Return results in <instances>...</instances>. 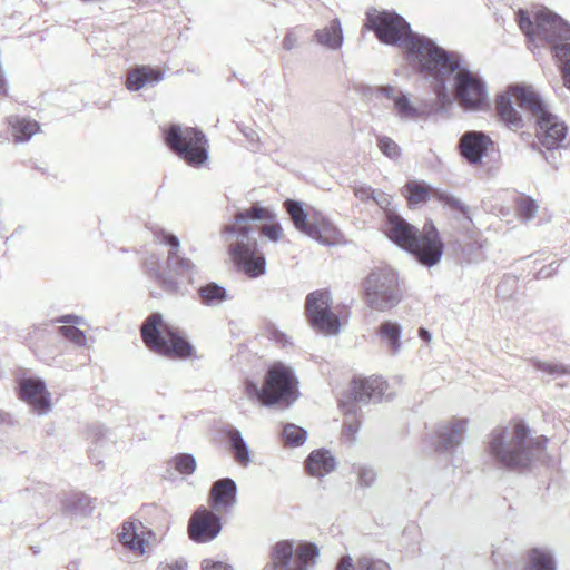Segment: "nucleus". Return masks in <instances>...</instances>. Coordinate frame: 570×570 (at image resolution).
<instances>
[{"label":"nucleus","instance_id":"obj_40","mask_svg":"<svg viewBox=\"0 0 570 570\" xmlns=\"http://www.w3.org/2000/svg\"><path fill=\"white\" fill-rule=\"evenodd\" d=\"M355 196L361 200L373 199L380 207H384L389 204V200L384 193L372 189L370 187L360 186L354 188Z\"/></svg>","mask_w":570,"mask_h":570},{"label":"nucleus","instance_id":"obj_30","mask_svg":"<svg viewBox=\"0 0 570 570\" xmlns=\"http://www.w3.org/2000/svg\"><path fill=\"white\" fill-rule=\"evenodd\" d=\"M140 525L141 523L136 524L135 522H125L121 527L119 539L125 547L142 554L145 552V540L138 532Z\"/></svg>","mask_w":570,"mask_h":570},{"label":"nucleus","instance_id":"obj_46","mask_svg":"<svg viewBox=\"0 0 570 570\" xmlns=\"http://www.w3.org/2000/svg\"><path fill=\"white\" fill-rule=\"evenodd\" d=\"M202 570H233V568L223 561L205 559L202 562Z\"/></svg>","mask_w":570,"mask_h":570},{"label":"nucleus","instance_id":"obj_22","mask_svg":"<svg viewBox=\"0 0 570 570\" xmlns=\"http://www.w3.org/2000/svg\"><path fill=\"white\" fill-rule=\"evenodd\" d=\"M210 499L215 510L228 509L237 501V485L230 478L215 481L210 489Z\"/></svg>","mask_w":570,"mask_h":570},{"label":"nucleus","instance_id":"obj_31","mask_svg":"<svg viewBox=\"0 0 570 570\" xmlns=\"http://www.w3.org/2000/svg\"><path fill=\"white\" fill-rule=\"evenodd\" d=\"M552 552L547 548H534L529 551L527 570H556Z\"/></svg>","mask_w":570,"mask_h":570},{"label":"nucleus","instance_id":"obj_58","mask_svg":"<svg viewBox=\"0 0 570 570\" xmlns=\"http://www.w3.org/2000/svg\"><path fill=\"white\" fill-rule=\"evenodd\" d=\"M462 228L466 229V233H469V229L465 227V225H462Z\"/></svg>","mask_w":570,"mask_h":570},{"label":"nucleus","instance_id":"obj_43","mask_svg":"<svg viewBox=\"0 0 570 570\" xmlns=\"http://www.w3.org/2000/svg\"><path fill=\"white\" fill-rule=\"evenodd\" d=\"M357 570H390V566L381 559L361 556L357 559Z\"/></svg>","mask_w":570,"mask_h":570},{"label":"nucleus","instance_id":"obj_21","mask_svg":"<svg viewBox=\"0 0 570 570\" xmlns=\"http://www.w3.org/2000/svg\"><path fill=\"white\" fill-rule=\"evenodd\" d=\"M387 387L386 382L381 376H371L355 380L352 387V396L355 402L366 403L370 401H380Z\"/></svg>","mask_w":570,"mask_h":570},{"label":"nucleus","instance_id":"obj_29","mask_svg":"<svg viewBox=\"0 0 570 570\" xmlns=\"http://www.w3.org/2000/svg\"><path fill=\"white\" fill-rule=\"evenodd\" d=\"M230 450L233 451L235 460L242 466H248L252 462L250 453L246 441L244 440L239 430L232 428L227 431Z\"/></svg>","mask_w":570,"mask_h":570},{"label":"nucleus","instance_id":"obj_45","mask_svg":"<svg viewBox=\"0 0 570 570\" xmlns=\"http://www.w3.org/2000/svg\"><path fill=\"white\" fill-rule=\"evenodd\" d=\"M156 570H188V562L184 558L168 559L160 562Z\"/></svg>","mask_w":570,"mask_h":570},{"label":"nucleus","instance_id":"obj_38","mask_svg":"<svg viewBox=\"0 0 570 570\" xmlns=\"http://www.w3.org/2000/svg\"><path fill=\"white\" fill-rule=\"evenodd\" d=\"M376 146L379 150L390 159H397L401 156V147L392 138L385 135H379L376 137Z\"/></svg>","mask_w":570,"mask_h":570},{"label":"nucleus","instance_id":"obj_32","mask_svg":"<svg viewBox=\"0 0 570 570\" xmlns=\"http://www.w3.org/2000/svg\"><path fill=\"white\" fill-rule=\"evenodd\" d=\"M200 303L205 306L215 307L229 299V295L225 287L208 283L198 289Z\"/></svg>","mask_w":570,"mask_h":570},{"label":"nucleus","instance_id":"obj_53","mask_svg":"<svg viewBox=\"0 0 570 570\" xmlns=\"http://www.w3.org/2000/svg\"><path fill=\"white\" fill-rule=\"evenodd\" d=\"M503 286H504V283H501V284H499V285H498V287H497V292H498V294H501V293H502V291H503Z\"/></svg>","mask_w":570,"mask_h":570},{"label":"nucleus","instance_id":"obj_51","mask_svg":"<svg viewBox=\"0 0 570 570\" xmlns=\"http://www.w3.org/2000/svg\"><path fill=\"white\" fill-rule=\"evenodd\" d=\"M419 336H420V338H422L425 342H430L432 338L431 333L424 327L419 328Z\"/></svg>","mask_w":570,"mask_h":570},{"label":"nucleus","instance_id":"obj_14","mask_svg":"<svg viewBox=\"0 0 570 570\" xmlns=\"http://www.w3.org/2000/svg\"><path fill=\"white\" fill-rule=\"evenodd\" d=\"M376 98L391 101L392 115L402 124L416 122L426 118V112L412 100V94L394 85H383L374 89Z\"/></svg>","mask_w":570,"mask_h":570},{"label":"nucleus","instance_id":"obj_13","mask_svg":"<svg viewBox=\"0 0 570 570\" xmlns=\"http://www.w3.org/2000/svg\"><path fill=\"white\" fill-rule=\"evenodd\" d=\"M331 293L326 289L315 291L306 297V314L313 328L327 335L340 332V320L331 309Z\"/></svg>","mask_w":570,"mask_h":570},{"label":"nucleus","instance_id":"obj_27","mask_svg":"<svg viewBox=\"0 0 570 570\" xmlns=\"http://www.w3.org/2000/svg\"><path fill=\"white\" fill-rule=\"evenodd\" d=\"M377 335L386 345L391 354L395 355L401 351L402 326L393 321H384L377 328Z\"/></svg>","mask_w":570,"mask_h":570},{"label":"nucleus","instance_id":"obj_36","mask_svg":"<svg viewBox=\"0 0 570 570\" xmlns=\"http://www.w3.org/2000/svg\"><path fill=\"white\" fill-rule=\"evenodd\" d=\"M307 438V431L296 424L287 423L283 428V439L288 446H299Z\"/></svg>","mask_w":570,"mask_h":570},{"label":"nucleus","instance_id":"obj_28","mask_svg":"<svg viewBox=\"0 0 570 570\" xmlns=\"http://www.w3.org/2000/svg\"><path fill=\"white\" fill-rule=\"evenodd\" d=\"M435 191L419 180H407L403 187V195L406 197L410 206H419L426 203L432 196L435 197Z\"/></svg>","mask_w":570,"mask_h":570},{"label":"nucleus","instance_id":"obj_18","mask_svg":"<svg viewBox=\"0 0 570 570\" xmlns=\"http://www.w3.org/2000/svg\"><path fill=\"white\" fill-rule=\"evenodd\" d=\"M493 145L491 138L483 131L469 130L459 139L458 148L460 155L469 164H479L488 149Z\"/></svg>","mask_w":570,"mask_h":570},{"label":"nucleus","instance_id":"obj_4","mask_svg":"<svg viewBox=\"0 0 570 570\" xmlns=\"http://www.w3.org/2000/svg\"><path fill=\"white\" fill-rule=\"evenodd\" d=\"M548 439L532 436L529 426L522 422L495 429L489 434L488 453L502 466L509 469L527 468L541 459Z\"/></svg>","mask_w":570,"mask_h":570},{"label":"nucleus","instance_id":"obj_2","mask_svg":"<svg viewBox=\"0 0 570 570\" xmlns=\"http://www.w3.org/2000/svg\"><path fill=\"white\" fill-rule=\"evenodd\" d=\"M257 220L266 222L261 227V234L268 240L277 243L283 237V227L275 222V214L258 204L238 210L234 222L222 229V237L235 266L249 278H257L266 273V259L257 248L255 229L248 225Z\"/></svg>","mask_w":570,"mask_h":570},{"label":"nucleus","instance_id":"obj_37","mask_svg":"<svg viewBox=\"0 0 570 570\" xmlns=\"http://www.w3.org/2000/svg\"><path fill=\"white\" fill-rule=\"evenodd\" d=\"M435 198L442 202L444 206L449 207L450 209L461 213L469 223H472L470 207L461 202V199L445 191H435Z\"/></svg>","mask_w":570,"mask_h":570},{"label":"nucleus","instance_id":"obj_26","mask_svg":"<svg viewBox=\"0 0 570 570\" xmlns=\"http://www.w3.org/2000/svg\"><path fill=\"white\" fill-rule=\"evenodd\" d=\"M164 78V72L151 69L147 66H140L128 72L126 86L131 91H138L147 83H157Z\"/></svg>","mask_w":570,"mask_h":570},{"label":"nucleus","instance_id":"obj_16","mask_svg":"<svg viewBox=\"0 0 570 570\" xmlns=\"http://www.w3.org/2000/svg\"><path fill=\"white\" fill-rule=\"evenodd\" d=\"M18 387L20 399L31 407L35 414L43 416L51 412V393L42 379L22 376L18 380Z\"/></svg>","mask_w":570,"mask_h":570},{"label":"nucleus","instance_id":"obj_3","mask_svg":"<svg viewBox=\"0 0 570 570\" xmlns=\"http://www.w3.org/2000/svg\"><path fill=\"white\" fill-rule=\"evenodd\" d=\"M514 105H518L534 119L537 137L546 149L553 150L563 146L567 126L550 111L541 95L533 87L523 83L514 85L495 99V109L500 119L510 129L518 130L523 127V118Z\"/></svg>","mask_w":570,"mask_h":570},{"label":"nucleus","instance_id":"obj_23","mask_svg":"<svg viewBox=\"0 0 570 570\" xmlns=\"http://www.w3.org/2000/svg\"><path fill=\"white\" fill-rule=\"evenodd\" d=\"M8 125L10 127V135L12 140L16 144L28 142L35 135L40 131L39 122L26 117H9Z\"/></svg>","mask_w":570,"mask_h":570},{"label":"nucleus","instance_id":"obj_5","mask_svg":"<svg viewBox=\"0 0 570 570\" xmlns=\"http://www.w3.org/2000/svg\"><path fill=\"white\" fill-rule=\"evenodd\" d=\"M364 27L374 31L381 42L402 48L407 61L417 69L436 47L433 40L413 32L409 22L395 12L370 9Z\"/></svg>","mask_w":570,"mask_h":570},{"label":"nucleus","instance_id":"obj_9","mask_svg":"<svg viewBox=\"0 0 570 570\" xmlns=\"http://www.w3.org/2000/svg\"><path fill=\"white\" fill-rule=\"evenodd\" d=\"M141 337L154 353L171 357L187 358L193 354L191 344L181 337L173 326L166 324L159 313L150 314L141 326Z\"/></svg>","mask_w":570,"mask_h":570},{"label":"nucleus","instance_id":"obj_7","mask_svg":"<svg viewBox=\"0 0 570 570\" xmlns=\"http://www.w3.org/2000/svg\"><path fill=\"white\" fill-rule=\"evenodd\" d=\"M384 233L394 244L414 255L423 265L432 266L442 256L443 243L432 223H426L422 235L419 236L414 226L397 214L389 213Z\"/></svg>","mask_w":570,"mask_h":570},{"label":"nucleus","instance_id":"obj_56","mask_svg":"<svg viewBox=\"0 0 570 570\" xmlns=\"http://www.w3.org/2000/svg\"><path fill=\"white\" fill-rule=\"evenodd\" d=\"M245 136H247V138L253 139V138H252V136H250V135H248V132H245Z\"/></svg>","mask_w":570,"mask_h":570},{"label":"nucleus","instance_id":"obj_12","mask_svg":"<svg viewBox=\"0 0 570 570\" xmlns=\"http://www.w3.org/2000/svg\"><path fill=\"white\" fill-rule=\"evenodd\" d=\"M318 557V548L314 543H301L294 550L291 541L277 542L271 551L274 570H307L309 561L313 563Z\"/></svg>","mask_w":570,"mask_h":570},{"label":"nucleus","instance_id":"obj_15","mask_svg":"<svg viewBox=\"0 0 570 570\" xmlns=\"http://www.w3.org/2000/svg\"><path fill=\"white\" fill-rule=\"evenodd\" d=\"M153 235L156 242L170 247L166 261L168 274L185 277L193 282L197 268L193 261L179 255L180 242L178 237L159 227L153 229Z\"/></svg>","mask_w":570,"mask_h":570},{"label":"nucleus","instance_id":"obj_50","mask_svg":"<svg viewBox=\"0 0 570 570\" xmlns=\"http://www.w3.org/2000/svg\"><path fill=\"white\" fill-rule=\"evenodd\" d=\"M82 321L81 317L77 316V315H72V314H69V315H65L60 318V322H63V323H73V324H80Z\"/></svg>","mask_w":570,"mask_h":570},{"label":"nucleus","instance_id":"obj_41","mask_svg":"<svg viewBox=\"0 0 570 570\" xmlns=\"http://www.w3.org/2000/svg\"><path fill=\"white\" fill-rule=\"evenodd\" d=\"M307 30L303 26H296L287 31L283 39V49L291 51L299 46L301 39L306 35Z\"/></svg>","mask_w":570,"mask_h":570},{"label":"nucleus","instance_id":"obj_17","mask_svg":"<svg viewBox=\"0 0 570 570\" xmlns=\"http://www.w3.org/2000/svg\"><path fill=\"white\" fill-rule=\"evenodd\" d=\"M220 531V517L206 508L197 509L189 519L188 534L194 542H209L214 540Z\"/></svg>","mask_w":570,"mask_h":570},{"label":"nucleus","instance_id":"obj_20","mask_svg":"<svg viewBox=\"0 0 570 570\" xmlns=\"http://www.w3.org/2000/svg\"><path fill=\"white\" fill-rule=\"evenodd\" d=\"M468 425L469 421L466 419H454L440 426L436 433L435 450L451 451L459 446L465 436Z\"/></svg>","mask_w":570,"mask_h":570},{"label":"nucleus","instance_id":"obj_35","mask_svg":"<svg viewBox=\"0 0 570 570\" xmlns=\"http://www.w3.org/2000/svg\"><path fill=\"white\" fill-rule=\"evenodd\" d=\"M168 464L183 475L193 474L197 468L196 459L190 453L177 454L168 462Z\"/></svg>","mask_w":570,"mask_h":570},{"label":"nucleus","instance_id":"obj_55","mask_svg":"<svg viewBox=\"0 0 570 570\" xmlns=\"http://www.w3.org/2000/svg\"><path fill=\"white\" fill-rule=\"evenodd\" d=\"M40 174L41 175H48V173L45 169H41Z\"/></svg>","mask_w":570,"mask_h":570},{"label":"nucleus","instance_id":"obj_8","mask_svg":"<svg viewBox=\"0 0 570 570\" xmlns=\"http://www.w3.org/2000/svg\"><path fill=\"white\" fill-rule=\"evenodd\" d=\"M245 389L249 397L265 406L274 404L289 406L298 397L297 380L294 372L283 363H275L269 367L261 389L252 381L246 382Z\"/></svg>","mask_w":570,"mask_h":570},{"label":"nucleus","instance_id":"obj_25","mask_svg":"<svg viewBox=\"0 0 570 570\" xmlns=\"http://www.w3.org/2000/svg\"><path fill=\"white\" fill-rule=\"evenodd\" d=\"M336 466V460L330 451L320 449L313 451L306 460V469L313 476L321 478L332 472Z\"/></svg>","mask_w":570,"mask_h":570},{"label":"nucleus","instance_id":"obj_19","mask_svg":"<svg viewBox=\"0 0 570 570\" xmlns=\"http://www.w3.org/2000/svg\"><path fill=\"white\" fill-rule=\"evenodd\" d=\"M284 207L289 215L295 228L311 238L315 239L323 245H332L323 235L320 227L311 222H307V214L303 207V204L297 200L286 199Z\"/></svg>","mask_w":570,"mask_h":570},{"label":"nucleus","instance_id":"obj_52","mask_svg":"<svg viewBox=\"0 0 570 570\" xmlns=\"http://www.w3.org/2000/svg\"><path fill=\"white\" fill-rule=\"evenodd\" d=\"M279 336L282 337V340H279V342H282L284 345L289 343L285 334H281Z\"/></svg>","mask_w":570,"mask_h":570},{"label":"nucleus","instance_id":"obj_10","mask_svg":"<svg viewBox=\"0 0 570 570\" xmlns=\"http://www.w3.org/2000/svg\"><path fill=\"white\" fill-rule=\"evenodd\" d=\"M166 146L191 167H200L209 157L208 140L198 128L171 124L163 128Z\"/></svg>","mask_w":570,"mask_h":570},{"label":"nucleus","instance_id":"obj_1","mask_svg":"<svg viewBox=\"0 0 570 570\" xmlns=\"http://www.w3.org/2000/svg\"><path fill=\"white\" fill-rule=\"evenodd\" d=\"M419 71L435 82L434 94L442 107L455 100L464 110L476 111L488 102L484 79L465 67L456 52H449L436 45Z\"/></svg>","mask_w":570,"mask_h":570},{"label":"nucleus","instance_id":"obj_42","mask_svg":"<svg viewBox=\"0 0 570 570\" xmlns=\"http://www.w3.org/2000/svg\"><path fill=\"white\" fill-rule=\"evenodd\" d=\"M59 331L68 341L77 346H85L87 343L85 333L75 326L65 325L59 327Z\"/></svg>","mask_w":570,"mask_h":570},{"label":"nucleus","instance_id":"obj_49","mask_svg":"<svg viewBox=\"0 0 570 570\" xmlns=\"http://www.w3.org/2000/svg\"><path fill=\"white\" fill-rule=\"evenodd\" d=\"M163 285L170 291H176L179 287V283L174 279L170 275L161 276Z\"/></svg>","mask_w":570,"mask_h":570},{"label":"nucleus","instance_id":"obj_6","mask_svg":"<svg viewBox=\"0 0 570 570\" xmlns=\"http://www.w3.org/2000/svg\"><path fill=\"white\" fill-rule=\"evenodd\" d=\"M517 19L520 29L528 38L550 45L563 85L570 90V24L568 21L546 8L535 11L533 19L528 11L519 10Z\"/></svg>","mask_w":570,"mask_h":570},{"label":"nucleus","instance_id":"obj_11","mask_svg":"<svg viewBox=\"0 0 570 570\" xmlns=\"http://www.w3.org/2000/svg\"><path fill=\"white\" fill-rule=\"evenodd\" d=\"M366 305L377 312L395 307L402 299L396 272L391 266L373 268L362 283Z\"/></svg>","mask_w":570,"mask_h":570},{"label":"nucleus","instance_id":"obj_39","mask_svg":"<svg viewBox=\"0 0 570 570\" xmlns=\"http://www.w3.org/2000/svg\"><path fill=\"white\" fill-rule=\"evenodd\" d=\"M533 366L537 371L548 374L552 377L570 374V367L561 363L533 361Z\"/></svg>","mask_w":570,"mask_h":570},{"label":"nucleus","instance_id":"obj_48","mask_svg":"<svg viewBox=\"0 0 570 570\" xmlns=\"http://www.w3.org/2000/svg\"><path fill=\"white\" fill-rule=\"evenodd\" d=\"M557 267L558 266H554L553 263L542 267L538 273H537V278L539 279H543V278H548L550 276H552L556 272H557Z\"/></svg>","mask_w":570,"mask_h":570},{"label":"nucleus","instance_id":"obj_24","mask_svg":"<svg viewBox=\"0 0 570 570\" xmlns=\"http://www.w3.org/2000/svg\"><path fill=\"white\" fill-rule=\"evenodd\" d=\"M315 41L328 50H338L343 46V29L338 19H333L327 26L314 32Z\"/></svg>","mask_w":570,"mask_h":570},{"label":"nucleus","instance_id":"obj_44","mask_svg":"<svg viewBox=\"0 0 570 570\" xmlns=\"http://www.w3.org/2000/svg\"><path fill=\"white\" fill-rule=\"evenodd\" d=\"M357 483L362 488H370L376 481V472L373 468L367 465H360L356 468Z\"/></svg>","mask_w":570,"mask_h":570},{"label":"nucleus","instance_id":"obj_33","mask_svg":"<svg viewBox=\"0 0 570 570\" xmlns=\"http://www.w3.org/2000/svg\"><path fill=\"white\" fill-rule=\"evenodd\" d=\"M344 415L343 435L350 443H354L356 441V434L360 429L357 405L354 403L347 405L344 410Z\"/></svg>","mask_w":570,"mask_h":570},{"label":"nucleus","instance_id":"obj_57","mask_svg":"<svg viewBox=\"0 0 570 570\" xmlns=\"http://www.w3.org/2000/svg\"><path fill=\"white\" fill-rule=\"evenodd\" d=\"M245 136H247V138L253 139V138H252V136H250V135H248V132H245Z\"/></svg>","mask_w":570,"mask_h":570},{"label":"nucleus","instance_id":"obj_54","mask_svg":"<svg viewBox=\"0 0 570 570\" xmlns=\"http://www.w3.org/2000/svg\"><path fill=\"white\" fill-rule=\"evenodd\" d=\"M1 87H2V96H3V95H4V92H6L4 81H3V80H2Z\"/></svg>","mask_w":570,"mask_h":570},{"label":"nucleus","instance_id":"obj_47","mask_svg":"<svg viewBox=\"0 0 570 570\" xmlns=\"http://www.w3.org/2000/svg\"><path fill=\"white\" fill-rule=\"evenodd\" d=\"M335 570H357V563H354L350 554H345L340 558Z\"/></svg>","mask_w":570,"mask_h":570},{"label":"nucleus","instance_id":"obj_34","mask_svg":"<svg viewBox=\"0 0 570 570\" xmlns=\"http://www.w3.org/2000/svg\"><path fill=\"white\" fill-rule=\"evenodd\" d=\"M514 203H515L519 216L524 222L532 220L539 210L538 203L534 199H532L531 197L523 195V194L518 195Z\"/></svg>","mask_w":570,"mask_h":570}]
</instances>
